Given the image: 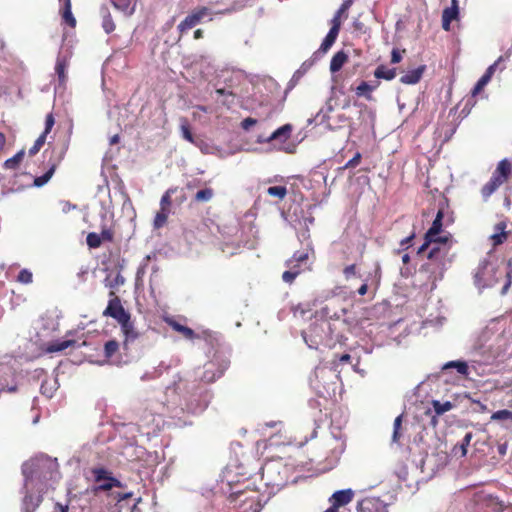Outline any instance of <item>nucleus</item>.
<instances>
[{"mask_svg": "<svg viewBox=\"0 0 512 512\" xmlns=\"http://www.w3.org/2000/svg\"><path fill=\"white\" fill-rule=\"evenodd\" d=\"M168 323L174 330L181 333L185 338L193 339L195 337V333L191 328L184 326L174 320H171Z\"/></svg>", "mask_w": 512, "mask_h": 512, "instance_id": "nucleus-36", "label": "nucleus"}, {"mask_svg": "<svg viewBox=\"0 0 512 512\" xmlns=\"http://www.w3.org/2000/svg\"><path fill=\"white\" fill-rule=\"evenodd\" d=\"M308 253L296 251L293 256L285 262L287 270L282 274V280L291 284L295 278L304 270L308 269Z\"/></svg>", "mask_w": 512, "mask_h": 512, "instance_id": "nucleus-8", "label": "nucleus"}, {"mask_svg": "<svg viewBox=\"0 0 512 512\" xmlns=\"http://www.w3.org/2000/svg\"><path fill=\"white\" fill-rule=\"evenodd\" d=\"M57 389V379H46L42 382L40 387L42 395L46 396L47 398H51Z\"/></svg>", "mask_w": 512, "mask_h": 512, "instance_id": "nucleus-28", "label": "nucleus"}, {"mask_svg": "<svg viewBox=\"0 0 512 512\" xmlns=\"http://www.w3.org/2000/svg\"><path fill=\"white\" fill-rule=\"evenodd\" d=\"M354 492L351 489L339 490L333 493L330 501L332 506L339 509V507L350 503L353 499Z\"/></svg>", "mask_w": 512, "mask_h": 512, "instance_id": "nucleus-18", "label": "nucleus"}, {"mask_svg": "<svg viewBox=\"0 0 512 512\" xmlns=\"http://www.w3.org/2000/svg\"><path fill=\"white\" fill-rule=\"evenodd\" d=\"M228 367V362L217 360L207 362L203 371H194L186 377L178 376V379L168 386L165 391L168 409L178 416L179 413L200 414L208 406L211 400L210 392L200 382L211 383L221 377Z\"/></svg>", "mask_w": 512, "mask_h": 512, "instance_id": "nucleus-1", "label": "nucleus"}, {"mask_svg": "<svg viewBox=\"0 0 512 512\" xmlns=\"http://www.w3.org/2000/svg\"><path fill=\"white\" fill-rule=\"evenodd\" d=\"M180 128H181L182 137L185 140L194 144L196 141H195V139L190 131V128L185 120H182Z\"/></svg>", "mask_w": 512, "mask_h": 512, "instance_id": "nucleus-52", "label": "nucleus"}, {"mask_svg": "<svg viewBox=\"0 0 512 512\" xmlns=\"http://www.w3.org/2000/svg\"><path fill=\"white\" fill-rule=\"evenodd\" d=\"M24 154H25L24 150L19 151L13 157L7 159L5 161V163H4V166L7 169H15V168H17L19 163L22 161V159L24 157Z\"/></svg>", "mask_w": 512, "mask_h": 512, "instance_id": "nucleus-43", "label": "nucleus"}, {"mask_svg": "<svg viewBox=\"0 0 512 512\" xmlns=\"http://www.w3.org/2000/svg\"><path fill=\"white\" fill-rule=\"evenodd\" d=\"M63 6L62 17L64 21L71 27H75L76 20L71 11V0H59Z\"/></svg>", "mask_w": 512, "mask_h": 512, "instance_id": "nucleus-29", "label": "nucleus"}, {"mask_svg": "<svg viewBox=\"0 0 512 512\" xmlns=\"http://www.w3.org/2000/svg\"><path fill=\"white\" fill-rule=\"evenodd\" d=\"M66 68L67 61L65 57L58 56L55 66V72L58 76V84L55 86V93L62 92L64 90V85L66 82Z\"/></svg>", "mask_w": 512, "mask_h": 512, "instance_id": "nucleus-15", "label": "nucleus"}, {"mask_svg": "<svg viewBox=\"0 0 512 512\" xmlns=\"http://www.w3.org/2000/svg\"><path fill=\"white\" fill-rule=\"evenodd\" d=\"M316 60H317V59H315V58L312 56V58H311L310 60L305 61V62L302 64L301 68H302L304 71H306L308 68H310V67L314 64V62H315Z\"/></svg>", "mask_w": 512, "mask_h": 512, "instance_id": "nucleus-64", "label": "nucleus"}, {"mask_svg": "<svg viewBox=\"0 0 512 512\" xmlns=\"http://www.w3.org/2000/svg\"><path fill=\"white\" fill-rule=\"evenodd\" d=\"M425 66H419L413 70L408 71L406 74L401 76L400 82L403 84L414 85L422 78Z\"/></svg>", "mask_w": 512, "mask_h": 512, "instance_id": "nucleus-19", "label": "nucleus"}, {"mask_svg": "<svg viewBox=\"0 0 512 512\" xmlns=\"http://www.w3.org/2000/svg\"><path fill=\"white\" fill-rule=\"evenodd\" d=\"M352 4H353V0H344L343 3L341 4L340 8L335 13L334 17L332 18L331 24L335 25V23H337L339 30H340V26H341L340 17L343 13H345L351 7Z\"/></svg>", "mask_w": 512, "mask_h": 512, "instance_id": "nucleus-37", "label": "nucleus"}, {"mask_svg": "<svg viewBox=\"0 0 512 512\" xmlns=\"http://www.w3.org/2000/svg\"><path fill=\"white\" fill-rule=\"evenodd\" d=\"M328 373H331V371L328 370L326 367H316L314 371L315 379H310L311 386L313 387V389L317 390L318 394L321 396H324V391L320 390L318 378H324Z\"/></svg>", "mask_w": 512, "mask_h": 512, "instance_id": "nucleus-26", "label": "nucleus"}, {"mask_svg": "<svg viewBox=\"0 0 512 512\" xmlns=\"http://www.w3.org/2000/svg\"><path fill=\"white\" fill-rule=\"evenodd\" d=\"M119 349V343L116 340H109L104 345V354L106 358H111Z\"/></svg>", "mask_w": 512, "mask_h": 512, "instance_id": "nucleus-46", "label": "nucleus"}, {"mask_svg": "<svg viewBox=\"0 0 512 512\" xmlns=\"http://www.w3.org/2000/svg\"><path fill=\"white\" fill-rule=\"evenodd\" d=\"M121 330H122V333H123V335L125 337L124 347L127 348L128 343L131 342V341H134L137 338V336H138L137 332L135 331V329L133 327L131 319L128 320L126 327L121 326Z\"/></svg>", "mask_w": 512, "mask_h": 512, "instance_id": "nucleus-33", "label": "nucleus"}, {"mask_svg": "<svg viewBox=\"0 0 512 512\" xmlns=\"http://www.w3.org/2000/svg\"><path fill=\"white\" fill-rule=\"evenodd\" d=\"M455 368L457 372L462 376H468L469 374V368L465 361H449L446 364H444L443 369H451Z\"/></svg>", "mask_w": 512, "mask_h": 512, "instance_id": "nucleus-32", "label": "nucleus"}, {"mask_svg": "<svg viewBox=\"0 0 512 512\" xmlns=\"http://www.w3.org/2000/svg\"><path fill=\"white\" fill-rule=\"evenodd\" d=\"M471 437H472L471 433H467L464 436L463 442L460 444L459 448H466L470 444Z\"/></svg>", "mask_w": 512, "mask_h": 512, "instance_id": "nucleus-63", "label": "nucleus"}, {"mask_svg": "<svg viewBox=\"0 0 512 512\" xmlns=\"http://www.w3.org/2000/svg\"><path fill=\"white\" fill-rule=\"evenodd\" d=\"M458 15H459V10L455 9V6L445 8L442 13V17L451 22L453 20L457 19Z\"/></svg>", "mask_w": 512, "mask_h": 512, "instance_id": "nucleus-53", "label": "nucleus"}, {"mask_svg": "<svg viewBox=\"0 0 512 512\" xmlns=\"http://www.w3.org/2000/svg\"><path fill=\"white\" fill-rule=\"evenodd\" d=\"M374 76L378 79L392 80L396 77V69L380 65L376 68Z\"/></svg>", "mask_w": 512, "mask_h": 512, "instance_id": "nucleus-31", "label": "nucleus"}, {"mask_svg": "<svg viewBox=\"0 0 512 512\" xmlns=\"http://www.w3.org/2000/svg\"><path fill=\"white\" fill-rule=\"evenodd\" d=\"M257 123V120L254 119V118H251V117H248V118H245L242 122H241V127L244 129V130H249L252 126H254L255 124Z\"/></svg>", "mask_w": 512, "mask_h": 512, "instance_id": "nucleus-56", "label": "nucleus"}, {"mask_svg": "<svg viewBox=\"0 0 512 512\" xmlns=\"http://www.w3.org/2000/svg\"><path fill=\"white\" fill-rule=\"evenodd\" d=\"M76 344L75 340H57L48 346L49 352H60Z\"/></svg>", "mask_w": 512, "mask_h": 512, "instance_id": "nucleus-35", "label": "nucleus"}, {"mask_svg": "<svg viewBox=\"0 0 512 512\" xmlns=\"http://www.w3.org/2000/svg\"><path fill=\"white\" fill-rule=\"evenodd\" d=\"M93 476V485L89 492L98 496L101 492H105L108 497L119 503L132 496L130 492L114 491L115 488L122 489L124 485L120 480L113 476V473L104 467H93L90 469Z\"/></svg>", "mask_w": 512, "mask_h": 512, "instance_id": "nucleus-4", "label": "nucleus"}, {"mask_svg": "<svg viewBox=\"0 0 512 512\" xmlns=\"http://www.w3.org/2000/svg\"><path fill=\"white\" fill-rule=\"evenodd\" d=\"M491 420L493 421H509L512 423V411L503 409L496 411L492 414Z\"/></svg>", "mask_w": 512, "mask_h": 512, "instance_id": "nucleus-44", "label": "nucleus"}, {"mask_svg": "<svg viewBox=\"0 0 512 512\" xmlns=\"http://www.w3.org/2000/svg\"><path fill=\"white\" fill-rule=\"evenodd\" d=\"M22 473L25 485L37 488L39 493L46 492L52 484L60 479L57 459H52L46 454H40L23 463Z\"/></svg>", "mask_w": 512, "mask_h": 512, "instance_id": "nucleus-3", "label": "nucleus"}, {"mask_svg": "<svg viewBox=\"0 0 512 512\" xmlns=\"http://www.w3.org/2000/svg\"><path fill=\"white\" fill-rule=\"evenodd\" d=\"M358 512H389L385 504L374 499L362 500L358 505Z\"/></svg>", "mask_w": 512, "mask_h": 512, "instance_id": "nucleus-17", "label": "nucleus"}, {"mask_svg": "<svg viewBox=\"0 0 512 512\" xmlns=\"http://www.w3.org/2000/svg\"><path fill=\"white\" fill-rule=\"evenodd\" d=\"M449 462V454L447 450H415L405 463V469L420 470L421 472H432L445 467Z\"/></svg>", "mask_w": 512, "mask_h": 512, "instance_id": "nucleus-5", "label": "nucleus"}, {"mask_svg": "<svg viewBox=\"0 0 512 512\" xmlns=\"http://www.w3.org/2000/svg\"><path fill=\"white\" fill-rule=\"evenodd\" d=\"M240 77L241 75L239 73H231L229 76L224 78V82L227 84V86L216 87V93L219 96H234L235 93L233 88L238 85Z\"/></svg>", "mask_w": 512, "mask_h": 512, "instance_id": "nucleus-16", "label": "nucleus"}, {"mask_svg": "<svg viewBox=\"0 0 512 512\" xmlns=\"http://www.w3.org/2000/svg\"><path fill=\"white\" fill-rule=\"evenodd\" d=\"M54 123H55V120H54L53 115L52 114H48L46 116L45 129H44V132L42 133V135L47 136V134L51 131Z\"/></svg>", "mask_w": 512, "mask_h": 512, "instance_id": "nucleus-55", "label": "nucleus"}, {"mask_svg": "<svg viewBox=\"0 0 512 512\" xmlns=\"http://www.w3.org/2000/svg\"><path fill=\"white\" fill-rule=\"evenodd\" d=\"M443 212L439 210L437 215L425 233L424 242L418 248L417 255L427 252L426 260L419 269V275L425 277L430 290L436 287V282L442 280L445 271L451 264V243L448 236H439L442 229Z\"/></svg>", "mask_w": 512, "mask_h": 512, "instance_id": "nucleus-2", "label": "nucleus"}, {"mask_svg": "<svg viewBox=\"0 0 512 512\" xmlns=\"http://www.w3.org/2000/svg\"><path fill=\"white\" fill-rule=\"evenodd\" d=\"M338 24L332 25L323 42L320 45V48L313 54L315 59H319L322 57L334 44L339 34Z\"/></svg>", "mask_w": 512, "mask_h": 512, "instance_id": "nucleus-12", "label": "nucleus"}, {"mask_svg": "<svg viewBox=\"0 0 512 512\" xmlns=\"http://www.w3.org/2000/svg\"><path fill=\"white\" fill-rule=\"evenodd\" d=\"M261 507L256 497H246L237 512H260Z\"/></svg>", "mask_w": 512, "mask_h": 512, "instance_id": "nucleus-27", "label": "nucleus"}, {"mask_svg": "<svg viewBox=\"0 0 512 512\" xmlns=\"http://www.w3.org/2000/svg\"><path fill=\"white\" fill-rule=\"evenodd\" d=\"M17 281L21 284H25V285H28V284H31L33 282V274L32 272L29 270V269H22L20 270L18 276H17Z\"/></svg>", "mask_w": 512, "mask_h": 512, "instance_id": "nucleus-47", "label": "nucleus"}, {"mask_svg": "<svg viewBox=\"0 0 512 512\" xmlns=\"http://www.w3.org/2000/svg\"><path fill=\"white\" fill-rule=\"evenodd\" d=\"M292 132V126L290 124H285L278 129H276L270 136L267 138H258V142H268L272 143L274 147L282 148V145L290 138Z\"/></svg>", "mask_w": 512, "mask_h": 512, "instance_id": "nucleus-10", "label": "nucleus"}, {"mask_svg": "<svg viewBox=\"0 0 512 512\" xmlns=\"http://www.w3.org/2000/svg\"><path fill=\"white\" fill-rule=\"evenodd\" d=\"M263 468L258 450L242 451L237 459L236 473L249 479Z\"/></svg>", "mask_w": 512, "mask_h": 512, "instance_id": "nucleus-6", "label": "nucleus"}, {"mask_svg": "<svg viewBox=\"0 0 512 512\" xmlns=\"http://www.w3.org/2000/svg\"><path fill=\"white\" fill-rule=\"evenodd\" d=\"M506 238L505 232L496 233L492 235V240L494 241V245H499L503 243L504 239Z\"/></svg>", "mask_w": 512, "mask_h": 512, "instance_id": "nucleus-58", "label": "nucleus"}, {"mask_svg": "<svg viewBox=\"0 0 512 512\" xmlns=\"http://www.w3.org/2000/svg\"><path fill=\"white\" fill-rule=\"evenodd\" d=\"M270 196L283 199L287 195V188L285 186H271L267 189Z\"/></svg>", "mask_w": 512, "mask_h": 512, "instance_id": "nucleus-48", "label": "nucleus"}, {"mask_svg": "<svg viewBox=\"0 0 512 512\" xmlns=\"http://www.w3.org/2000/svg\"><path fill=\"white\" fill-rule=\"evenodd\" d=\"M507 281L505 282L504 286L502 287L501 294L504 295L507 293L510 285H511V270L506 272Z\"/></svg>", "mask_w": 512, "mask_h": 512, "instance_id": "nucleus-60", "label": "nucleus"}, {"mask_svg": "<svg viewBox=\"0 0 512 512\" xmlns=\"http://www.w3.org/2000/svg\"><path fill=\"white\" fill-rule=\"evenodd\" d=\"M401 54L399 53V51H397L396 49H393L392 50V53H391V62L396 64V63H399L401 61Z\"/></svg>", "mask_w": 512, "mask_h": 512, "instance_id": "nucleus-61", "label": "nucleus"}, {"mask_svg": "<svg viewBox=\"0 0 512 512\" xmlns=\"http://www.w3.org/2000/svg\"><path fill=\"white\" fill-rule=\"evenodd\" d=\"M402 417L403 415H399L395 418L393 424V434H392V443L400 444L399 440L402 436Z\"/></svg>", "mask_w": 512, "mask_h": 512, "instance_id": "nucleus-38", "label": "nucleus"}, {"mask_svg": "<svg viewBox=\"0 0 512 512\" xmlns=\"http://www.w3.org/2000/svg\"><path fill=\"white\" fill-rule=\"evenodd\" d=\"M511 171H512L511 163L507 159H503L498 163L497 168H496L495 172L493 173V176L500 178L501 182L504 183L506 181V179L508 178L509 174L511 173Z\"/></svg>", "mask_w": 512, "mask_h": 512, "instance_id": "nucleus-21", "label": "nucleus"}, {"mask_svg": "<svg viewBox=\"0 0 512 512\" xmlns=\"http://www.w3.org/2000/svg\"><path fill=\"white\" fill-rule=\"evenodd\" d=\"M360 159H361V154L360 153H356L354 155V157L352 159H350L346 165H345V168H351V167H356L359 162H360Z\"/></svg>", "mask_w": 512, "mask_h": 512, "instance_id": "nucleus-57", "label": "nucleus"}, {"mask_svg": "<svg viewBox=\"0 0 512 512\" xmlns=\"http://www.w3.org/2000/svg\"><path fill=\"white\" fill-rule=\"evenodd\" d=\"M226 486L228 487V490H225L224 487H222V490L224 493L228 494V501L231 504L239 501L240 505H243V500L246 497H256L254 491H247L245 488H241V484L239 483L232 485L231 482L228 481Z\"/></svg>", "mask_w": 512, "mask_h": 512, "instance_id": "nucleus-11", "label": "nucleus"}, {"mask_svg": "<svg viewBox=\"0 0 512 512\" xmlns=\"http://www.w3.org/2000/svg\"><path fill=\"white\" fill-rule=\"evenodd\" d=\"M177 191V188L168 189L164 195L161 197L160 208L161 209H170L171 205V196Z\"/></svg>", "mask_w": 512, "mask_h": 512, "instance_id": "nucleus-49", "label": "nucleus"}, {"mask_svg": "<svg viewBox=\"0 0 512 512\" xmlns=\"http://www.w3.org/2000/svg\"><path fill=\"white\" fill-rule=\"evenodd\" d=\"M500 61V59H498V61H496L495 63H493L492 65H490L487 70L485 71V73L483 74V76H488V79L491 80L495 70H496V67H497V64L498 62Z\"/></svg>", "mask_w": 512, "mask_h": 512, "instance_id": "nucleus-59", "label": "nucleus"}, {"mask_svg": "<svg viewBox=\"0 0 512 512\" xmlns=\"http://www.w3.org/2000/svg\"><path fill=\"white\" fill-rule=\"evenodd\" d=\"M113 6L125 15L130 16L135 11V3L133 0H111Z\"/></svg>", "mask_w": 512, "mask_h": 512, "instance_id": "nucleus-23", "label": "nucleus"}, {"mask_svg": "<svg viewBox=\"0 0 512 512\" xmlns=\"http://www.w3.org/2000/svg\"><path fill=\"white\" fill-rule=\"evenodd\" d=\"M87 245L90 248H98L101 245V236L97 233L91 232L86 238Z\"/></svg>", "mask_w": 512, "mask_h": 512, "instance_id": "nucleus-50", "label": "nucleus"}, {"mask_svg": "<svg viewBox=\"0 0 512 512\" xmlns=\"http://www.w3.org/2000/svg\"><path fill=\"white\" fill-rule=\"evenodd\" d=\"M477 497L478 502H481L485 507L491 509L493 512L505 511V504L503 501L499 500L498 497L485 493H480Z\"/></svg>", "mask_w": 512, "mask_h": 512, "instance_id": "nucleus-14", "label": "nucleus"}, {"mask_svg": "<svg viewBox=\"0 0 512 512\" xmlns=\"http://www.w3.org/2000/svg\"><path fill=\"white\" fill-rule=\"evenodd\" d=\"M110 296H113V298L109 300L103 315L114 318L120 326L126 327L130 314L124 309L119 297L115 296L114 292H110Z\"/></svg>", "mask_w": 512, "mask_h": 512, "instance_id": "nucleus-9", "label": "nucleus"}, {"mask_svg": "<svg viewBox=\"0 0 512 512\" xmlns=\"http://www.w3.org/2000/svg\"><path fill=\"white\" fill-rule=\"evenodd\" d=\"M45 141H46V136L41 134L36 139L33 146L29 149V155L34 156L35 154H37L39 152V150L42 148V146L44 145Z\"/></svg>", "mask_w": 512, "mask_h": 512, "instance_id": "nucleus-51", "label": "nucleus"}, {"mask_svg": "<svg viewBox=\"0 0 512 512\" xmlns=\"http://www.w3.org/2000/svg\"><path fill=\"white\" fill-rule=\"evenodd\" d=\"M433 409L437 415H442L445 412L452 409L453 405L449 401L440 402L438 400H434L432 402Z\"/></svg>", "mask_w": 512, "mask_h": 512, "instance_id": "nucleus-42", "label": "nucleus"}, {"mask_svg": "<svg viewBox=\"0 0 512 512\" xmlns=\"http://www.w3.org/2000/svg\"><path fill=\"white\" fill-rule=\"evenodd\" d=\"M63 154H64V151L61 152V155L59 156L58 160L51 164V166L49 167V169L47 170L46 173H44L43 175L38 176L34 179V186L42 187L51 179L58 163L61 161V159L63 157Z\"/></svg>", "mask_w": 512, "mask_h": 512, "instance_id": "nucleus-20", "label": "nucleus"}, {"mask_svg": "<svg viewBox=\"0 0 512 512\" xmlns=\"http://www.w3.org/2000/svg\"><path fill=\"white\" fill-rule=\"evenodd\" d=\"M317 330H318L317 326L310 328V330H309V332H310L309 339H308L307 332H305V331L302 332L303 339H304L305 343L308 345L309 348H317V346L320 343L321 337L317 333Z\"/></svg>", "mask_w": 512, "mask_h": 512, "instance_id": "nucleus-25", "label": "nucleus"}, {"mask_svg": "<svg viewBox=\"0 0 512 512\" xmlns=\"http://www.w3.org/2000/svg\"><path fill=\"white\" fill-rule=\"evenodd\" d=\"M347 59L348 56L344 51H338L331 59L330 71L332 73L338 72L343 67Z\"/></svg>", "mask_w": 512, "mask_h": 512, "instance_id": "nucleus-24", "label": "nucleus"}, {"mask_svg": "<svg viewBox=\"0 0 512 512\" xmlns=\"http://www.w3.org/2000/svg\"><path fill=\"white\" fill-rule=\"evenodd\" d=\"M498 269L487 259H483L475 272L474 282L478 289L493 287L498 282Z\"/></svg>", "mask_w": 512, "mask_h": 512, "instance_id": "nucleus-7", "label": "nucleus"}, {"mask_svg": "<svg viewBox=\"0 0 512 512\" xmlns=\"http://www.w3.org/2000/svg\"><path fill=\"white\" fill-rule=\"evenodd\" d=\"M344 274L346 276V278H349L351 277L352 275L355 274V265H349L347 266L345 269H344Z\"/></svg>", "mask_w": 512, "mask_h": 512, "instance_id": "nucleus-62", "label": "nucleus"}, {"mask_svg": "<svg viewBox=\"0 0 512 512\" xmlns=\"http://www.w3.org/2000/svg\"><path fill=\"white\" fill-rule=\"evenodd\" d=\"M42 502V496L41 495H26L24 498V508L26 512H34L35 509L40 505Z\"/></svg>", "mask_w": 512, "mask_h": 512, "instance_id": "nucleus-30", "label": "nucleus"}, {"mask_svg": "<svg viewBox=\"0 0 512 512\" xmlns=\"http://www.w3.org/2000/svg\"><path fill=\"white\" fill-rule=\"evenodd\" d=\"M105 286L109 288H116L120 285H123L125 282L124 277L118 272L115 275L109 274L105 278Z\"/></svg>", "mask_w": 512, "mask_h": 512, "instance_id": "nucleus-39", "label": "nucleus"}, {"mask_svg": "<svg viewBox=\"0 0 512 512\" xmlns=\"http://www.w3.org/2000/svg\"><path fill=\"white\" fill-rule=\"evenodd\" d=\"M209 14L208 8H202L192 14L188 15L181 23L178 25V29L180 32H185L195 27L200 20H202L205 16Z\"/></svg>", "mask_w": 512, "mask_h": 512, "instance_id": "nucleus-13", "label": "nucleus"}, {"mask_svg": "<svg viewBox=\"0 0 512 512\" xmlns=\"http://www.w3.org/2000/svg\"><path fill=\"white\" fill-rule=\"evenodd\" d=\"M101 15H102V18H103L102 26H103V29L105 30V32L107 34L113 32L114 29H115V24H114V22L112 20V17H111V15L109 13L108 8L102 7L101 8Z\"/></svg>", "mask_w": 512, "mask_h": 512, "instance_id": "nucleus-34", "label": "nucleus"}, {"mask_svg": "<svg viewBox=\"0 0 512 512\" xmlns=\"http://www.w3.org/2000/svg\"><path fill=\"white\" fill-rule=\"evenodd\" d=\"M170 214V209H161L157 212L155 218H154V227L159 229L163 227L167 221V218Z\"/></svg>", "mask_w": 512, "mask_h": 512, "instance_id": "nucleus-40", "label": "nucleus"}, {"mask_svg": "<svg viewBox=\"0 0 512 512\" xmlns=\"http://www.w3.org/2000/svg\"><path fill=\"white\" fill-rule=\"evenodd\" d=\"M489 79H488V76H481L480 79L477 81V83L475 84L473 90H472V95L475 96L477 95L488 83H489Z\"/></svg>", "mask_w": 512, "mask_h": 512, "instance_id": "nucleus-54", "label": "nucleus"}, {"mask_svg": "<svg viewBox=\"0 0 512 512\" xmlns=\"http://www.w3.org/2000/svg\"><path fill=\"white\" fill-rule=\"evenodd\" d=\"M214 196V191L212 188H204L199 190L195 194V201L197 202H209Z\"/></svg>", "mask_w": 512, "mask_h": 512, "instance_id": "nucleus-41", "label": "nucleus"}, {"mask_svg": "<svg viewBox=\"0 0 512 512\" xmlns=\"http://www.w3.org/2000/svg\"><path fill=\"white\" fill-rule=\"evenodd\" d=\"M374 89L373 86L369 85L367 82L363 81L359 84V86L356 88V94L357 96H363L366 99H371V91Z\"/></svg>", "mask_w": 512, "mask_h": 512, "instance_id": "nucleus-45", "label": "nucleus"}, {"mask_svg": "<svg viewBox=\"0 0 512 512\" xmlns=\"http://www.w3.org/2000/svg\"><path fill=\"white\" fill-rule=\"evenodd\" d=\"M502 184H503V182H501L500 178L494 177L492 175L490 180L483 186V188L481 190L483 198L487 199L488 197H490L497 190V188Z\"/></svg>", "mask_w": 512, "mask_h": 512, "instance_id": "nucleus-22", "label": "nucleus"}]
</instances>
